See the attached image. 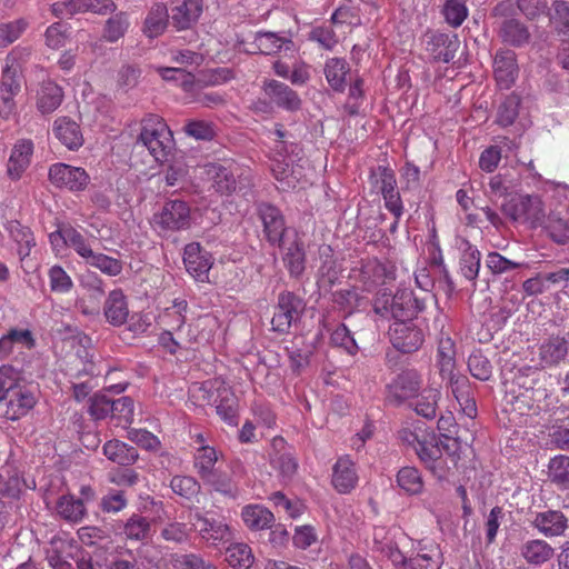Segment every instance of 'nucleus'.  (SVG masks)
<instances>
[{
    "label": "nucleus",
    "mask_w": 569,
    "mask_h": 569,
    "mask_svg": "<svg viewBox=\"0 0 569 569\" xmlns=\"http://www.w3.org/2000/svg\"><path fill=\"white\" fill-rule=\"evenodd\" d=\"M493 26L499 40L512 48H523L531 41L528 26L515 16V4L511 0L498 2L491 10Z\"/></svg>",
    "instance_id": "f257e3e1"
},
{
    "label": "nucleus",
    "mask_w": 569,
    "mask_h": 569,
    "mask_svg": "<svg viewBox=\"0 0 569 569\" xmlns=\"http://www.w3.org/2000/svg\"><path fill=\"white\" fill-rule=\"evenodd\" d=\"M426 308L423 299L415 296L411 290H398L395 295L382 292L373 301V311L382 319L408 321Z\"/></svg>",
    "instance_id": "f03ea898"
},
{
    "label": "nucleus",
    "mask_w": 569,
    "mask_h": 569,
    "mask_svg": "<svg viewBox=\"0 0 569 569\" xmlns=\"http://www.w3.org/2000/svg\"><path fill=\"white\" fill-rule=\"evenodd\" d=\"M138 142H141L158 162L168 161L174 149V139L170 128L161 117L152 113L141 120Z\"/></svg>",
    "instance_id": "7ed1b4c3"
},
{
    "label": "nucleus",
    "mask_w": 569,
    "mask_h": 569,
    "mask_svg": "<svg viewBox=\"0 0 569 569\" xmlns=\"http://www.w3.org/2000/svg\"><path fill=\"white\" fill-rule=\"evenodd\" d=\"M301 147L292 141L276 140L272 148L271 171L274 178L281 182L282 189L295 188L298 178L295 176L293 163L300 159Z\"/></svg>",
    "instance_id": "20e7f679"
},
{
    "label": "nucleus",
    "mask_w": 569,
    "mask_h": 569,
    "mask_svg": "<svg viewBox=\"0 0 569 569\" xmlns=\"http://www.w3.org/2000/svg\"><path fill=\"white\" fill-rule=\"evenodd\" d=\"M206 172L212 181V188L220 194H230L239 188L250 184V172L236 162L209 163Z\"/></svg>",
    "instance_id": "39448f33"
},
{
    "label": "nucleus",
    "mask_w": 569,
    "mask_h": 569,
    "mask_svg": "<svg viewBox=\"0 0 569 569\" xmlns=\"http://www.w3.org/2000/svg\"><path fill=\"white\" fill-rule=\"evenodd\" d=\"M20 50L13 49L6 58L0 79V118H7L14 109V97L21 90V67L17 63Z\"/></svg>",
    "instance_id": "423d86ee"
},
{
    "label": "nucleus",
    "mask_w": 569,
    "mask_h": 569,
    "mask_svg": "<svg viewBox=\"0 0 569 569\" xmlns=\"http://www.w3.org/2000/svg\"><path fill=\"white\" fill-rule=\"evenodd\" d=\"M305 310L303 300L291 291L280 292L276 311L271 320L272 329L287 333L292 323L297 322Z\"/></svg>",
    "instance_id": "0eeeda50"
},
{
    "label": "nucleus",
    "mask_w": 569,
    "mask_h": 569,
    "mask_svg": "<svg viewBox=\"0 0 569 569\" xmlns=\"http://www.w3.org/2000/svg\"><path fill=\"white\" fill-rule=\"evenodd\" d=\"M423 380L421 373L416 369L402 370L387 386V400L393 405H401L408 399L418 396Z\"/></svg>",
    "instance_id": "6e6552de"
},
{
    "label": "nucleus",
    "mask_w": 569,
    "mask_h": 569,
    "mask_svg": "<svg viewBox=\"0 0 569 569\" xmlns=\"http://www.w3.org/2000/svg\"><path fill=\"white\" fill-rule=\"evenodd\" d=\"M388 335L391 345L402 353L417 351L425 340L422 330L409 321H395Z\"/></svg>",
    "instance_id": "1a4fd4ad"
},
{
    "label": "nucleus",
    "mask_w": 569,
    "mask_h": 569,
    "mask_svg": "<svg viewBox=\"0 0 569 569\" xmlns=\"http://www.w3.org/2000/svg\"><path fill=\"white\" fill-rule=\"evenodd\" d=\"M153 221L162 230L187 229L190 226V207L182 200L167 201Z\"/></svg>",
    "instance_id": "9d476101"
},
{
    "label": "nucleus",
    "mask_w": 569,
    "mask_h": 569,
    "mask_svg": "<svg viewBox=\"0 0 569 569\" xmlns=\"http://www.w3.org/2000/svg\"><path fill=\"white\" fill-rule=\"evenodd\" d=\"M426 50L436 61L448 63L456 57L460 47L457 34H448L439 31H427L423 36Z\"/></svg>",
    "instance_id": "9b49d317"
},
{
    "label": "nucleus",
    "mask_w": 569,
    "mask_h": 569,
    "mask_svg": "<svg viewBox=\"0 0 569 569\" xmlns=\"http://www.w3.org/2000/svg\"><path fill=\"white\" fill-rule=\"evenodd\" d=\"M49 179L58 188L81 191L86 189L90 178L86 170L80 167L58 162L50 167Z\"/></svg>",
    "instance_id": "f8f14e48"
},
{
    "label": "nucleus",
    "mask_w": 569,
    "mask_h": 569,
    "mask_svg": "<svg viewBox=\"0 0 569 569\" xmlns=\"http://www.w3.org/2000/svg\"><path fill=\"white\" fill-rule=\"evenodd\" d=\"M4 401V417L8 420L17 421L26 417L34 408L38 402V396L29 387L18 383Z\"/></svg>",
    "instance_id": "ddd939ff"
},
{
    "label": "nucleus",
    "mask_w": 569,
    "mask_h": 569,
    "mask_svg": "<svg viewBox=\"0 0 569 569\" xmlns=\"http://www.w3.org/2000/svg\"><path fill=\"white\" fill-rule=\"evenodd\" d=\"M530 525L541 536L552 539L566 536V531L569 529V519L562 511L550 509L536 512Z\"/></svg>",
    "instance_id": "4468645a"
},
{
    "label": "nucleus",
    "mask_w": 569,
    "mask_h": 569,
    "mask_svg": "<svg viewBox=\"0 0 569 569\" xmlns=\"http://www.w3.org/2000/svg\"><path fill=\"white\" fill-rule=\"evenodd\" d=\"M183 263L190 276L197 281L204 282L209 279L213 259L211 253L204 250L200 243L191 242L184 247Z\"/></svg>",
    "instance_id": "2eb2a0df"
},
{
    "label": "nucleus",
    "mask_w": 569,
    "mask_h": 569,
    "mask_svg": "<svg viewBox=\"0 0 569 569\" xmlns=\"http://www.w3.org/2000/svg\"><path fill=\"white\" fill-rule=\"evenodd\" d=\"M257 212L267 240L271 244L281 246L286 232V222L281 211L270 203L262 202L258 204Z\"/></svg>",
    "instance_id": "dca6fc26"
},
{
    "label": "nucleus",
    "mask_w": 569,
    "mask_h": 569,
    "mask_svg": "<svg viewBox=\"0 0 569 569\" xmlns=\"http://www.w3.org/2000/svg\"><path fill=\"white\" fill-rule=\"evenodd\" d=\"M569 356V332L550 336L539 346V360L542 367H557Z\"/></svg>",
    "instance_id": "f3484780"
},
{
    "label": "nucleus",
    "mask_w": 569,
    "mask_h": 569,
    "mask_svg": "<svg viewBox=\"0 0 569 569\" xmlns=\"http://www.w3.org/2000/svg\"><path fill=\"white\" fill-rule=\"evenodd\" d=\"M262 89L269 100L279 108L291 112L301 108L302 101L299 94L283 82L273 79L266 80Z\"/></svg>",
    "instance_id": "a211bd4d"
},
{
    "label": "nucleus",
    "mask_w": 569,
    "mask_h": 569,
    "mask_svg": "<svg viewBox=\"0 0 569 569\" xmlns=\"http://www.w3.org/2000/svg\"><path fill=\"white\" fill-rule=\"evenodd\" d=\"M203 11L202 0H177L170 11V18L177 30L192 28Z\"/></svg>",
    "instance_id": "6ab92c4d"
},
{
    "label": "nucleus",
    "mask_w": 569,
    "mask_h": 569,
    "mask_svg": "<svg viewBox=\"0 0 569 569\" xmlns=\"http://www.w3.org/2000/svg\"><path fill=\"white\" fill-rule=\"evenodd\" d=\"M493 74L501 89H509L518 77L516 53L509 49H500L493 59Z\"/></svg>",
    "instance_id": "aec40b11"
},
{
    "label": "nucleus",
    "mask_w": 569,
    "mask_h": 569,
    "mask_svg": "<svg viewBox=\"0 0 569 569\" xmlns=\"http://www.w3.org/2000/svg\"><path fill=\"white\" fill-rule=\"evenodd\" d=\"M445 380H447V386L451 389L461 411L467 417L475 418L477 416V406L471 396L469 379L465 375L457 372L447 377Z\"/></svg>",
    "instance_id": "412c9836"
},
{
    "label": "nucleus",
    "mask_w": 569,
    "mask_h": 569,
    "mask_svg": "<svg viewBox=\"0 0 569 569\" xmlns=\"http://www.w3.org/2000/svg\"><path fill=\"white\" fill-rule=\"evenodd\" d=\"M33 148L30 139H20L14 143L7 163V172L12 180L20 179L30 166Z\"/></svg>",
    "instance_id": "4be33fe9"
},
{
    "label": "nucleus",
    "mask_w": 569,
    "mask_h": 569,
    "mask_svg": "<svg viewBox=\"0 0 569 569\" xmlns=\"http://www.w3.org/2000/svg\"><path fill=\"white\" fill-rule=\"evenodd\" d=\"M519 552L529 566L538 568L552 559L555 549L546 540L537 538L523 541Z\"/></svg>",
    "instance_id": "5701e85b"
},
{
    "label": "nucleus",
    "mask_w": 569,
    "mask_h": 569,
    "mask_svg": "<svg viewBox=\"0 0 569 569\" xmlns=\"http://www.w3.org/2000/svg\"><path fill=\"white\" fill-rule=\"evenodd\" d=\"M63 96V90L59 84L50 79L43 80L36 94L38 111L42 114L52 113L62 103Z\"/></svg>",
    "instance_id": "b1692460"
},
{
    "label": "nucleus",
    "mask_w": 569,
    "mask_h": 569,
    "mask_svg": "<svg viewBox=\"0 0 569 569\" xmlns=\"http://www.w3.org/2000/svg\"><path fill=\"white\" fill-rule=\"evenodd\" d=\"M358 483L353 461L348 456L340 457L333 466L332 485L339 493H349Z\"/></svg>",
    "instance_id": "393cba45"
},
{
    "label": "nucleus",
    "mask_w": 569,
    "mask_h": 569,
    "mask_svg": "<svg viewBox=\"0 0 569 569\" xmlns=\"http://www.w3.org/2000/svg\"><path fill=\"white\" fill-rule=\"evenodd\" d=\"M442 563V553L436 543L420 542L417 553L408 558L402 569H440Z\"/></svg>",
    "instance_id": "a878e982"
},
{
    "label": "nucleus",
    "mask_w": 569,
    "mask_h": 569,
    "mask_svg": "<svg viewBox=\"0 0 569 569\" xmlns=\"http://www.w3.org/2000/svg\"><path fill=\"white\" fill-rule=\"evenodd\" d=\"M103 313L107 321L114 326H122L129 316L127 298L121 289H114L109 292L104 303Z\"/></svg>",
    "instance_id": "bb28decb"
},
{
    "label": "nucleus",
    "mask_w": 569,
    "mask_h": 569,
    "mask_svg": "<svg viewBox=\"0 0 569 569\" xmlns=\"http://www.w3.org/2000/svg\"><path fill=\"white\" fill-rule=\"evenodd\" d=\"M193 518L201 523L200 536L212 543L226 542L232 538V531L228 523L220 519H213L196 512Z\"/></svg>",
    "instance_id": "cd10ccee"
},
{
    "label": "nucleus",
    "mask_w": 569,
    "mask_h": 569,
    "mask_svg": "<svg viewBox=\"0 0 569 569\" xmlns=\"http://www.w3.org/2000/svg\"><path fill=\"white\" fill-rule=\"evenodd\" d=\"M170 14L163 2H154L148 10L143 21L142 32L152 39L161 36L168 27Z\"/></svg>",
    "instance_id": "c85d7f7f"
},
{
    "label": "nucleus",
    "mask_w": 569,
    "mask_h": 569,
    "mask_svg": "<svg viewBox=\"0 0 569 569\" xmlns=\"http://www.w3.org/2000/svg\"><path fill=\"white\" fill-rule=\"evenodd\" d=\"M53 134L68 149H79L83 143L82 132L78 123L67 117L58 118L53 123Z\"/></svg>",
    "instance_id": "c756f323"
},
{
    "label": "nucleus",
    "mask_w": 569,
    "mask_h": 569,
    "mask_svg": "<svg viewBox=\"0 0 569 569\" xmlns=\"http://www.w3.org/2000/svg\"><path fill=\"white\" fill-rule=\"evenodd\" d=\"M272 448L274 453L271 456V465L283 478H292L297 472L298 462L292 453L286 449V441L282 438H274Z\"/></svg>",
    "instance_id": "7c9ffc66"
},
{
    "label": "nucleus",
    "mask_w": 569,
    "mask_h": 569,
    "mask_svg": "<svg viewBox=\"0 0 569 569\" xmlns=\"http://www.w3.org/2000/svg\"><path fill=\"white\" fill-rule=\"evenodd\" d=\"M244 525L254 531L270 528L274 522L273 513L262 505H248L241 510Z\"/></svg>",
    "instance_id": "2f4dec72"
},
{
    "label": "nucleus",
    "mask_w": 569,
    "mask_h": 569,
    "mask_svg": "<svg viewBox=\"0 0 569 569\" xmlns=\"http://www.w3.org/2000/svg\"><path fill=\"white\" fill-rule=\"evenodd\" d=\"M34 345L33 335L29 329H11L0 338V359L8 358L14 346L32 349Z\"/></svg>",
    "instance_id": "473e14b6"
},
{
    "label": "nucleus",
    "mask_w": 569,
    "mask_h": 569,
    "mask_svg": "<svg viewBox=\"0 0 569 569\" xmlns=\"http://www.w3.org/2000/svg\"><path fill=\"white\" fill-rule=\"evenodd\" d=\"M103 453L109 460L120 466L133 465L138 459L136 448L117 439L109 440L103 445Z\"/></svg>",
    "instance_id": "72a5a7b5"
},
{
    "label": "nucleus",
    "mask_w": 569,
    "mask_h": 569,
    "mask_svg": "<svg viewBox=\"0 0 569 569\" xmlns=\"http://www.w3.org/2000/svg\"><path fill=\"white\" fill-rule=\"evenodd\" d=\"M283 263L291 277L299 278L306 269V252L303 242L295 239L284 248Z\"/></svg>",
    "instance_id": "f704fd0d"
},
{
    "label": "nucleus",
    "mask_w": 569,
    "mask_h": 569,
    "mask_svg": "<svg viewBox=\"0 0 569 569\" xmlns=\"http://www.w3.org/2000/svg\"><path fill=\"white\" fill-rule=\"evenodd\" d=\"M325 76L329 86L338 92L346 88V77L350 72L348 62L341 58H331L325 64Z\"/></svg>",
    "instance_id": "c9c22d12"
},
{
    "label": "nucleus",
    "mask_w": 569,
    "mask_h": 569,
    "mask_svg": "<svg viewBox=\"0 0 569 569\" xmlns=\"http://www.w3.org/2000/svg\"><path fill=\"white\" fill-rule=\"evenodd\" d=\"M8 231L10 233L11 239L18 246V254L20 260L26 259L31 249L36 246V240L30 228L22 226L18 221H11L8 226Z\"/></svg>",
    "instance_id": "e433bc0d"
},
{
    "label": "nucleus",
    "mask_w": 569,
    "mask_h": 569,
    "mask_svg": "<svg viewBox=\"0 0 569 569\" xmlns=\"http://www.w3.org/2000/svg\"><path fill=\"white\" fill-rule=\"evenodd\" d=\"M218 462V452L211 446H201L198 447L193 455V466L199 475V477L203 480L204 478H209L210 473H212L216 469V465Z\"/></svg>",
    "instance_id": "4c0bfd02"
},
{
    "label": "nucleus",
    "mask_w": 569,
    "mask_h": 569,
    "mask_svg": "<svg viewBox=\"0 0 569 569\" xmlns=\"http://www.w3.org/2000/svg\"><path fill=\"white\" fill-rule=\"evenodd\" d=\"M481 253L469 241H463L462 254L460 258V271L463 277L470 281H475L480 269Z\"/></svg>",
    "instance_id": "58836bf2"
},
{
    "label": "nucleus",
    "mask_w": 569,
    "mask_h": 569,
    "mask_svg": "<svg viewBox=\"0 0 569 569\" xmlns=\"http://www.w3.org/2000/svg\"><path fill=\"white\" fill-rule=\"evenodd\" d=\"M455 343L450 338L441 339L437 352V365L442 379L457 373Z\"/></svg>",
    "instance_id": "ea45409f"
},
{
    "label": "nucleus",
    "mask_w": 569,
    "mask_h": 569,
    "mask_svg": "<svg viewBox=\"0 0 569 569\" xmlns=\"http://www.w3.org/2000/svg\"><path fill=\"white\" fill-rule=\"evenodd\" d=\"M254 44L261 53L273 54L281 49L289 50L292 47V41L274 32L266 31L256 34Z\"/></svg>",
    "instance_id": "a19ab883"
},
{
    "label": "nucleus",
    "mask_w": 569,
    "mask_h": 569,
    "mask_svg": "<svg viewBox=\"0 0 569 569\" xmlns=\"http://www.w3.org/2000/svg\"><path fill=\"white\" fill-rule=\"evenodd\" d=\"M57 512L67 521L80 522L84 518L87 509L83 506V500H78L73 496L67 495L59 498Z\"/></svg>",
    "instance_id": "79ce46f5"
},
{
    "label": "nucleus",
    "mask_w": 569,
    "mask_h": 569,
    "mask_svg": "<svg viewBox=\"0 0 569 569\" xmlns=\"http://www.w3.org/2000/svg\"><path fill=\"white\" fill-rule=\"evenodd\" d=\"M227 561L234 569H250L254 562L251 547L243 542L230 545L227 549Z\"/></svg>",
    "instance_id": "37998d69"
},
{
    "label": "nucleus",
    "mask_w": 569,
    "mask_h": 569,
    "mask_svg": "<svg viewBox=\"0 0 569 569\" xmlns=\"http://www.w3.org/2000/svg\"><path fill=\"white\" fill-rule=\"evenodd\" d=\"M440 390L437 388H427L418 393V400L415 405V411L427 419H433L437 415Z\"/></svg>",
    "instance_id": "c03bdc74"
},
{
    "label": "nucleus",
    "mask_w": 569,
    "mask_h": 569,
    "mask_svg": "<svg viewBox=\"0 0 569 569\" xmlns=\"http://www.w3.org/2000/svg\"><path fill=\"white\" fill-rule=\"evenodd\" d=\"M203 481L214 491L229 499H237L240 493L237 483L228 475L220 472L218 469L210 473L209 478H204Z\"/></svg>",
    "instance_id": "a18cd8bd"
},
{
    "label": "nucleus",
    "mask_w": 569,
    "mask_h": 569,
    "mask_svg": "<svg viewBox=\"0 0 569 569\" xmlns=\"http://www.w3.org/2000/svg\"><path fill=\"white\" fill-rule=\"evenodd\" d=\"M84 263L110 277L120 274L123 268L120 260L96 251H92L88 256Z\"/></svg>",
    "instance_id": "49530a36"
},
{
    "label": "nucleus",
    "mask_w": 569,
    "mask_h": 569,
    "mask_svg": "<svg viewBox=\"0 0 569 569\" xmlns=\"http://www.w3.org/2000/svg\"><path fill=\"white\" fill-rule=\"evenodd\" d=\"M548 475L552 483L569 488V456L558 455L550 459Z\"/></svg>",
    "instance_id": "de8ad7c7"
},
{
    "label": "nucleus",
    "mask_w": 569,
    "mask_h": 569,
    "mask_svg": "<svg viewBox=\"0 0 569 569\" xmlns=\"http://www.w3.org/2000/svg\"><path fill=\"white\" fill-rule=\"evenodd\" d=\"M397 483L409 495H419L423 489L421 475L415 467L401 468L397 473Z\"/></svg>",
    "instance_id": "09e8293b"
},
{
    "label": "nucleus",
    "mask_w": 569,
    "mask_h": 569,
    "mask_svg": "<svg viewBox=\"0 0 569 569\" xmlns=\"http://www.w3.org/2000/svg\"><path fill=\"white\" fill-rule=\"evenodd\" d=\"M548 236L558 244H565L569 241L568 221L556 213H550L541 224Z\"/></svg>",
    "instance_id": "8fccbe9b"
},
{
    "label": "nucleus",
    "mask_w": 569,
    "mask_h": 569,
    "mask_svg": "<svg viewBox=\"0 0 569 569\" xmlns=\"http://www.w3.org/2000/svg\"><path fill=\"white\" fill-rule=\"evenodd\" d=\"M129 24L127 13H116L106 21L102 38L108 42H116L126 34Z\"/></svg>",
    "instance_id": "3c124183"
},
{
    "label": "nucleus",
    "mask_w": 569,
    "mask_h": 569,
    "mask_svg": "<svg viewBox=\"0 0 569 569\" xmlns=\"http://www.w3.org/2000/svg\"><path fill=\"white\" fill-rule=\"evenodd\" d=\"M187 308L188 303L186 300H176L173 305L166 308L160 316L161 323L167 326L170 330H180L186 322L184 312Z\"/></svg>",
    "instance_id": "603ef678"
},
{
    "label": "nucleus",
    "mask_w": 569,
    "mask_h": 569,
    "mask_svg": "<svg viewBox=\"0 0 569 569\" xmlns=\"http://www.w3.org/2000/svg\"><path fill=\"white\" fill-rule=\"evenodd\" d=\"M28 26V21L23 18L0 23V49L7 48L17 41L24 33Z\"/></svg>",
    "instance_id": "864d4df0"
},
{
    "label": "nucleus",
    "mask_w": 569,
    "mask_h": 569,
    "mask_svg": "<svg viewBox=\"0 0 569 569\" xmlns=\"http://www.w3.org/2000/svg\"><path fill=\"white\" fill-rule=\"evenodd\" d=\"M192 530L193 525L190 526L186 522L176 520L169 521L162 527L160 537L168 542L183 543L188 541Z\"/></svg>",
    "instance_id": "5fc2aeb1"
},
{
    "label": "nucleus",
    "mask_w": 569,
    "mask_h": 569,
    "mask_svg": "<svg viewBox=\"0 0 569 569\" xmlns=\"http://www.w3.org/2000/svg\"><path fill=\"white\" fill-rule=\"evenodd\" d=\"M151 523L141 515H132L123 526V533L128 539L143 540L150 537Z\"/></svg>",
    "instance_id": "6e6d98bb"
},
{
    "label": "nucleus",
    "mask_w": 569,
    "mask_h": 569,
    "mask_svg": "<svg viewBox=\"0 0 569 569\" xmlns=\"http://www.w3.org/2000/svg\"><path fill=\"white\" fill-rule=\"evenodd\" d=\"M441 13L452 28L460 27L468 17V9L463 0H446Z\"/></svg>",
    "instance_id": "4d7b16f0"
},
{
    "label": "nucleus",
    "mask_w": 569,
    "mask_h": 569,
    "mask_svg": "<svg viewBox=\"0 0 569 569\" xmlns=\"http://www.w3.org/2000/svg\"><path fill=\"white\" fill-rule=\"evenodd\" d=\"M521 209L526 219L533 226H541L547 219L542 200L539 196H526L521 199Z\"/></svg>",
    "instance_id": "13d9d810"
},
{
    "label": "nucleus",
    "mask_w": 569,
    "mask_h": 569,
    "mask_svg": "<svg viewBox=\"0 0 569 569\" xmlns=\"http://www.w3.org/2000/svg\"><path fill=\"white\" fill-rule=\"evenodd\" d=\"M171 566L173 569H218L196 553H174L171 556Z\"/></svg>",
    "instance_id": "bf43d9fd"
},
{
    "label": "nucleus",
    "mask_w": 569,
    "mask_h": 569,
    "mask_svg": "<svg viewBox=\"0 0 569 569\" xmlns=\"http://www.w3.org/2000/svg\"><path fill=\"white\" fill-rule=\"evenodd\" d=\"M64 246L72 248L83 261L93 251L87 239L72 226H64Z\"/></svg>",
    "instance_id": "052dcab7"
},
{
    "label": "nucleus",
    "mask_w": 569,
    "mask_h": 569,
    "mask_svg": "<svg viewBox=\"0 0 569 569\" xmlns=\"http://www.w3.org/2000/svg\"><path fill=\"white\" fill-rule=\"evenodd\" d=\"M468 369L473 378L481 381H487L492 376L491 362L481 352H473L469 356Z\"/></svg>",
    "instance_id": "680f3d73"
},
{
    "label": "nucleus",
    "mask_w": 569,
    "mask_h": 569,
    "mask_svg": "<svg viewBox=\"0 0 569 569\" xmlns=\"http://www.w3.org/2000/svg\"><path fill=\"white\" fill-rule=\"evenodd\" d=\"M170 487L176 495L188 500L196 497L200 491L199 482L190 476L173 477L170 481Z\"/></svg>",
    "instance_id": "e2e57ef3"
},
{
    "label": "nucleus",
    "mask_w": 569,
    "mask_h": 569,
    "mask_svg": "<svg viewBox=\"0 0 569 569\" xmlns=\"http://www.w3.org/2000/svg\"><path fill=\"white\" fill-rule=\"evenodd\" d=\"M520 100L517 96H508L499 106L497 122L502 127L511 126L519 114Z\"/></svg>",
    "instance_id": "0e129e2a"
},
{
    "label": "nucleus",
    "mask_w": 569,
    "mask_h": 569,
    "mask_svg": "<svg viewBox=\"0 0 569 569\" xmlns=\"http://www.w3.org/2000/svg\"><path fill=\"white\" fill-rule=\"evenodd\" d=\"M112 411V398L106 393H96L89 399L88 412L96 419L101 420L110 417Z\"/></svg>",
    "instance_id": "69168bd1"
},
{
    "label": "nucleus",
    "mask_w": 569,
    "mask_h": 569,
    "mask_svg": "<svg viewBox=\"0 0 569 569\" xmlns=\"http://www.w3.org/2000/svg\"><path fill=\"white\" fill-rule=\"evenodd\" d=\"M375 179V187L382 196L397 190V180L392 169L379 166L371 176Z\"/></svg>",
    "instance_id": "338daca9"
},
{
    "label": "nucleus",
    "mask_w": 569,
    "mask_h": 569,
    "mask_svg": "<svg viewBox=\"0 0 569 569\" xmlns=\"http://www.w3.org/2000/svg\"><path fill=\"white\" fill-rule=\"evenodd\" d=\"M553 13L551 21L556 28L565 33L569 34V1L557 0L552 3Z\"/></svg>",
    "instance_id": "774afa93"
}]
</instances>
